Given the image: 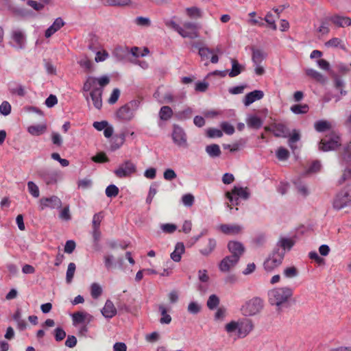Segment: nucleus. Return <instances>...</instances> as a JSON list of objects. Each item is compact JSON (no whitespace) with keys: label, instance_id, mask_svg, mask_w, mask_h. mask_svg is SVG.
Masks as SVG:
<instances>
[{"label":"nucleus","instance_id":"1","mask_svg":"<svg viewBox=\"0 0 351 351\" xmlns=\"http://www.w3.org/2000/svg\"><path fill=\"white\" fill-rule=\"evenodd\" d=\"M293 295V289L290 287H275L267 292L268 302L277 311L280 312L289 306V301Z\"/></svg>","mask_w":351,"mask_h":351},{"label":"nucleus","instance_id":"2","mask_svg":"<svg viewBox=\"0 0 351 351\" xmlns=\"http://www.w3.org/2000/svg\"><path fill=\"white\" fill-rule=\"evenodd\" d=\"M140 106V101L134 99L120 107L116 112L115 116L117 119L124 122L132 121L135 112Z\"/></svg>","mask_w":351,"mask_h":351},{"label":"nucleus","instance_id":"3","mask_svg":"<svg viewBox=\"0 0 351 351\" xmlns=\"http://www.w3.org/2000/svg\"><path fill=\"white\" fill-rule=\"evenodd\" d=\"M285 257V252L279 248H274L263 263V268L267 273L274 271L280 267Z\"/></svg>","mask_w":351,"mask_h":351},{"label":"nucleus","instance_id":"4","mask_svg":"<svg viewBox=\"0 0 351 351\" xmlns=\"http://www.w3.org/2000/svg\"><path fill=\"white\" fill-rule=\"evenodd\" d=\"M110 83V77L108 75H102L99 77L93 76L87 77L83 85V90L85 92L101 90Z\"/></svg>","mask_w":351,"mask_h":351},{"label":"nucleus","instance_id":"5","mask_svg":"<svg viewBox=\"0 0 351 351\" xmlns=\"http://www.w3.org/2000/svg\"><path fill=\"white\" fill-rule=\"evenodd\" d=\"M341 145L340 134L336 132H332L326 136L325 139H322L319 143V150L322 152L334 151Z\"/></svg>","mask_w":351,"mask_h":351},{"label":"nucleus","instance_id":"6","mask_svg":"<svg viewBox=\"0 0 351 351\" xmlns=\"http://www.w3.org/2000/svg\"><path fill=\"white\" fill-rule=\"evenodd\" d=\"M351 204V184L346 185L335 196L332 206L334 209L339 210Z\"/></svg>","mask_w":351,"mask_h":351},{"label":"nucleus","instance_id":"7","mask_svg":"<svg viewBox=\"0 0 351 351\" xmlns=\"http://www.w3.org/2000/svg\"><path fill=\"white\" fill-rule=\"evenodd\" d=\"M226 195L232 205H238L239 198L240 197L246 200L250 197V193L247 188L235 186L232 189L231 192H227Z\"/></svg>","mask_w":351,"mask_h":351},{"label":"nucleus","instance_id":"8","mask_svg":"<svg viewBox=\"0 0 351 351\" xmlns=\"http://www.w3.org/2000/svg\"><path fill=\"white\" fill-rule=\"evenodd\" d=\"M136 171V167L131 160H125L114 171V174L119 178L131 176Z\"/></svg>","mask_w":351,"mask_h":351},{"label":"nucleus","instance_id":"9","mask_svg":"<svg viewBox=\"0 0 351 351\" xmlns=\"http://www.w3.org/2000/svg\"><path fill=\"white\" fill-rule=\"evenodd\" d=\"M263 308V301L259 298L250 300L243 308V314L246 316H252L258 313Z\"/></svg>","mask_w":351,"mask_h":351},{"label":"nucleus","instance_id":"10","mask_svg":"<svg viewBox=\"0 0 351 351\" xmlns=\"http://www.w3.org/2000/svg\"><path fill=\"white\" fill-rule=\"evenodd\" d=\"M172 138L175 144L180 147H186V135L184 130L179 125H174Z\"/></svg>","mask_w":351,"mask_h":351},{"label":"nucleus","instance_id":"11","mask_svg":"<svg viewBox=\"0 0 351 351\" xmlns=\"http://www.w3.org/2000/svg\"><path fill=\"white\" fill-rule=\"evenodd\" d=\"M227 247L229 252L232 254L230 256L235 258L237 257V260L239 261L245 250L243 243L237 241H229Z\"/></svg>","mask_w":351,"mask_h":351},{"label":"nucleus","instance_id":"12","mask_svg":"<svg viewBox=\"0 0 351 351\" xmlns=\"http://www.w3.org/2000/svg\"><path fill=\"white\" fill-rule=\"evenodd\" d=\"M265 130L271 132L276 137L287 138L289 136V130L283 123H275L271 127H266Z\"/></svg>","mask_w":351,"mask_h":351},{"label":"nucleus","instance_id":"13","mask_svg":"<svg viewBox=\"0 0 351 351\" xmlns=\"http://www.w3.org/2000/svg\"><path fill=\"white\" fill-rule=\"evenodd\" d=\"M62 206L61 200L56 196H53L49 198H42L40 200V209L44 210L49 207L51 208H60Z\"/></svg>","mask_w":351,"mask_h":351},{"label":"nucleus","instance_id":"14","mask_svg":"<svg viewBox=\"0 0 351 351\" xmlns=\"http://www.w3.org/2000/svg\"><path fill=\"white\" fill-rule=\"evenodd\" d=\"M237 258H235L231 256H226L224 257L219 264V269L223 273L228 272L232 267H234L238 263Z\"/></svg>","mask_w":351,"mask_h":351},{"label":"nucleus","instance_id":"15","mask_svg":"<svg viewBox=\"0 0 351 351\" xmlns=\"http://www.w3.org/2000/svg\"><path fill=\"white\" fill-rule=\"evenodd\" d=\"M328 19L330 21V23L338 27H344L351 25V19L348 16L335 14L328 16Z\"/></svg>","mask_w":351,"mask_h":351},{"label":"nucleus","instance_id":"16","mask_svg":"<svg viewBox=\"0 0 351 351\" xmlns=\"http://www.w3.org/2000/svg\"><path fill=\"white\" fill-rule=\"evenodd\" d=\"M12 39L16 43L14 47L22 49L25 45V33L20 29H15L12 30L11 34Z\"/></svg>","mask_w":351,"mask_h":351},{"label":"nucleus","instance_id":"17","mask_svg":"<svg viewBox=\"0 0 351 351\" xmlns=\"http://www.w3.org/2000/svg\"><path fill=\"white\" fill-rule=\"evenodd\" d=\"M97 38L95 36H93L91 38V43L88 45V48L93 51L96 52V56L95 58V60L97 62L104 61L108 57V53L106 50H103L102 51H96L99 49V47L95 45L94 42H96Z\"/></svg>","mask_w":351,"mask_h":351},{"label":"nucleus","instance_id":"18","mask_svg":"<svg viewBox=\"0 0 351 351\" xmlns=\"http://www.w3.org/2000/svg\"><path fill=\"white\" fill-rule=\"evenodd\" d=\"M264 97V93L260 90H255L247 93L243 99V104L248 106L256 100H260Z\"/></svg>","mask_w":351,"mask_h":351},{"label":"nucleus","instance_id":"19","mask_svg":"<svg viewBox=\"0 0 351 351\" xmlns=\"http://www.w3.org/2000/svg\"><path fill=\"white\" fill-rule=\"evenodd\" d=\"M102 93L101 90H95V91H90L89 97H86L87 102L89 103V98H90L95 108L100 109L102 106Z\"/></svg>","mask_w":351,"mask_h":351},{"label":"nucleus","instance_id":"20","mask_svg":"<svg viewBox=\"0 0 351 351\" xmlns=\"http://www.w3.org/2000/svg\"><path fill=\"white\" fill-rule=\"evenodd\" d=\"M64 25V22L63 19L60 17L57 18L53 24L49 27L45 33V36L47 38H50L52 35H53L56 32H58L62 27Z\"/></svg>","mask_w":351,"mask_h":351},{"label":"nucleus","instance_id":"21","mask_svg":"<svg viewBox=\"0 0 351 351\" xmlns=\"http://www.w3.org/2000/svg\"><path fill=\"white\" fill-rule=\"evenodd\" d=\"M242 226L237 224H221L219 229L226 234H237L241 232Z\"/></svg>","mask_w":351,"mask_h":351},{"label":"nucleus","instance_id":"22","mask_svg":"<svg viewBox=\"0 0 351 351\" xmlns=\"http://www.w3.org/2000/svg\"><path fill=\"white\" fill-rule=\"evenodd\" d=\"M93 319V317L91 315L80 311L76 312L72 315L73 324L75 326L82 324L86 320H87L88 322H90Z\"/></svg>","mask_w":351,"mask_h":351},{"label":"nucleus","instance_id":"23","mask_svg":"<svg viewBox=\"0 0 351 351\" xmlns=\"http://www.w3.org/2000/svg\"><path fill=\"white\" fill-rule=\"evenodd\" d=\"M101 312L103 316L106 318H112L116 315L117 309L114 307L113 302L111 300H108Z\"/></svg>","mask_w":351,"mask_h":351},{"label":"nucleus","instance_id":"24","mask_svg":"<svg viewBox=\"0 0 351 351\" xmlns=\"http://www.w3.org/2000/svg\"><path fill=\"white\" fill-rule=\"evenodd\" d=\"M288 139V145L294 152L298 146L296 145L300 141L301 135L299 130H293L291 133L289 132V136L287 137Z\"/></svg>","mask_w":351,"mask_h":351},{"label":"nucleus","instance_id":"25","mask_svg":"<svg viewBox=\"0 0 351 351\" xmlns=\"http://www.w3.org/2000/svg\"><path fill=\"white\" fill-rule=\"evenodd\" d=\"M125 140V135L124 133L116 134L110 140V150L115 151L121 147L124 143Z\"/></svg>","mask_w":351,"mask_h":351},{"label":"nucleus","instance_id":"26","mask_svg":"<svg viewBox=\"0 0 351 351\" xmlns=\"http://www.w3.org/2000/svg\"><path fill=\"white\" fill-rule=\"evenodd\" d=\"M232 64V69L228 72V75L230 77H234L241 73L242 71H244L245 66L239 63V62L234 58H231L230 60Z\"/></svg>","mask_w":351,"mask_h":351},{"label":"nucleus","instance_id":"27","mask_svg":"<svg viewBox=\"0 0 351 351\" xmlns=\"http://www.w3.org/2000/svg\"><path fill=\"white\" fill-rule=\"evenodd\" d=\"M248 128L258 130L263 125V120L256 115H249L246 119Z\"/></svg>","mask_w":351,"mask_h":351},{"label":"nucleus","instance_id":"28","mask_svg":"<svg viewBox=\"0 0 351 351\" xmlns=\"http://www.w3.org/2000/svg\"><path fill=\"white\" fill-rule=\"evenodd\" d=\"M238 335L239 337H245L253 329V324L251 321H246L239 324Z\"/></svg>","mask_w":351,"mask_h":351},{"label":"nucleus","instance_id":"29","mask_svg":"<svg viewBox=\"0 0 351 351\" xmlns=\"http://www.w3.org/2000/svg\"><path fill=\"white\" fill-rule=\"evenodd\" d=\"M185 247L183 243H177L174 251L170 255L171 258L175 262H180Z\"/></svg>","mask_w":351,"mask_h":351},{"label":"nucleus","instance_id":"30","mask_svg":"<svg viewBox=\"0 0 351 351\" xmlns=\"http://www.w3.org/2000/svg\"><path fill=\"white\" fill-rule=\"evenodd\" d=\"M294 245V241L288 238L282 237L277 242L276 247L275 248H279L280 250H283L285 252V250H290L291 247Z\"/></svg>","mask_w":351,"mask_h":351},{"label":"nucleus","instance_id":"31","mask_svg":"<svg viewBox=\"0 0 351 351\" xmlns=\"http://www.w3.org/2000/svg\"><path fill=\"white\" fill-rule=\"evenodd\" d=\"M129 53L130 50L128 47L119 46L114 49L112 55L117 59V60L121 61L124 60L129 54Z\"/></svg>","mask_w":351,"mask_h":351},{"label":"nucleus","instance_id":"32","mask_svg":"<svg viewBox=\"0 0 351 351\" xmlns=\"http://www.w3.org/2000/svg\"><path fill=\"white\" fill-rule=\"evenodd\" d=\"M331 128V123L326 120H319L314 123V128L318 132L330 130Z\"/></svg>","mask_w":351,"mask_h":351},{"label":"nucleus","instance_id":"33","mask_svg":"<svg viewBox=\"0 0 351 351\" xmlns=\"http://www.w3.org/2000/svg\"><path fill=\"white\" fill-rule=\"evenodd\" d=\"M306 73L307 75L310 76L317 82L321 84H325L326 82V78L319 72L313 69H308L306 71Z\"/></svg>","mask_w":351,"mask_h":351},{"label":"nucleus","instance_id":"34","mask_svg":"<svg viewBox=\"0 0 351 351\" xmlns=\"http://www.w3.org/2000/svg\"><path fill=\"white\" fill-rule=\"evenodd\" d=\"M217 241L215 239L210 238L208 240V246L199 250L201 254L205 256H209L215 249Z\"/></svg>","mask_w":351,"mask_h":351},{"label":"nucleus","instance_id":"35","mask_svg":"<svg viewBox=\"0 0 351 351\" xmlns=\"http://www.w3.org/2000/svg\"><path fill=\"white\" fill-rule=\"evenodd\" d=\"M193 112V109L190 107H187L182 110L177 112L175 116L177 119L184 121L190 119Z\"/></svg>","mask_w":351,"mask_h":351},{"label":"nucleus","instance_id":"36","mask_svg":"<svg viewBox=\"0 0 351 351\" xmlns=\"http://www.w3.org/2000/svg\"><path fill=\"white\" fill-rule=\"evenodd\" d=\"M206 152L212 158L219 157L221 154V149L217 144H212L206 147Z\"/></svg>","mask_w":351,"mask_h":351},{"label":"nucleus","instance_id":"37","mask_svg":"<svg viewBox=\"0 0 351 351\" xmlns=\"http://www.w3.org/2000/svg\"><path fill=\"white\" fill-rule=\"evenodd\" d=\"M173 110L168 106L161 107L159 111V117L162 121H167L173 116Z\"/></svg>","mask_w":351,"mask_h":351},{"label":"nucleus","instance_id":"38","mask_svg":"<svg viewBox=\"0 0 351 351\" xmlns=\"http://www.w3.org/2000/svg\"><path fill=\"white\" fill-rule=\"evenodd\" d=\"M158 309L162 315V317L160 319V323L162 324H170L171 322V317L170 315L167 314V308L162 304H160L158 306Z\"/></svg>","mask_w":351,"mask_h":351},{"label":"nucleus","instance_id":"39","mask_svg":"<svg viewBox=\"0 0 351 351\" xmlns=\"http://www.w3.org/2000/svg\"><path fill=\"white\" fill-rule=\"evenodd\" d=\"M265 58V54L262 50L252 49V60L254 64H261Z\"/></svg>","mask_w":351,"mask_h":351},{"label":"nucleus","instance_id":"40","mask_svg":"<svg viewBox=\"0 0 351 351\" xmlns=\"http://www.w3.org/2000/svg\"><path fill=\"white\" fill-rule=\"evenodd\" d=\"M290 110L295 114H302L308 112L309 107L307 104H295L291 107Z\"/></svg>","mask_w":351,"mask_h":351},{"label":"nucleus","instance_id":"41","mask_svg":"<svg viewBox=\"0 0 351 351\" xmlns=\"http://www.w3.org/2000/svg\"><path fill=\"white\" fill-rule=\"evenodd\" d=\"M325 46L327 47H340L341 49L345 50L346 47L343 43L341 39L339 38H332L325 43Z\"/></svg>","mask_w":351,"mask_h":351},{"label":"nucleus","instance_id":"42","mask_svg":"<svg viewBox=\"0 0 351 351\" xmlns=\"http://www.w3.org/2000/svg\"><path fill=\"white\" fill-rule=\"evenodd\" d=\"M330 20L328 19V16L321 20V25L318 28L317 31L322 34H328L330 32L329 23Z\"/></svg>","mask_w":351,"mask_h":351},{"label":"nucleus","instance_id":"43","mask_svg":"<svg viewBox=\"0 0 351 351\" xmlns=\"http://www.w3.org/2000/svg\"><path fill=\"white\" fill-rule=\"evenodd\" d=\"M186 13L190 18H201L202 10L197 7H191L186 9Z\"/></svg>","mask_w":351,"mask_h":351},{"label":"nucleus","instance_id":"44","mask_svg":"<svg viewBox=\"0 0 351 351\" xmlns=\"http://www.w3.org/2000/svg\"><path fill=\"white\" fill-rule=\"evenodd\" d=\"M219 304V298L215 294H212L207 301V306L209 309H215Z\"/></svg>","mask_w":351,"mask_h":351},{"label":"nucleus","instance_id":"45","mask_svg":"<svg viewBox=\"0 0 351 351\" xmlns=\"http://www.w3.org/2000/svg\"><path fill=\"white\" fill-rule=\"evenodd\" d=\"M119 188L114 184H110L106 189V195L108 197H114L119 194Z\"/></svg>","mask_w":351,"mask_h":351},{"label":"nucleus","instance_id":"46","mask_svg":"<svg viewBox=\"0 0 351 351\" xmlns=\"http://www.w3.org/2000/svg\"><path fill=\"white\" fill-rule=\"evenodd\" d=\"M75 269L76 265L74 263H70L67 266V284H70L73 281Z\"/></svg>","mask_w":351,"mask_h":351},{"label":"nucleus","instance_id":"47","mask_svg":"<svg viewBox=\"0 0 351 351\" xmlns=\"http://www.w3.org/2000/svg\"><path fill=\"white\" fill-rule=\"evenodd\" d=\"M134 23L138 26L149 27L151 21L148 17L138 16L134 19Z\"/></svg>","mask_w":351,"mask_h":351},{"label":"nucleus","instance_id":"48","mask_svg":"<svg viewBox=\"0 0 351 351\" xmlns=\"http://www.w3.org/2000/svg\"><path fill=\"white\" fill-rule=\"evenodd\" d=\"M284 276L287 278H292L298 275V271L295 267H289L284 269Z\"/></svg>","mask_w":351,"mask_h":351},{"label":"nucleus","instance_id":"49","mask_svg":"<svg viewBox=\"0 0 351 351\" xmlns=\"http://www.w3.org/2000/svg\"><path fill=\"white\" fill-rule=\"evenodd\" d=\"M178 33L183 38H196L199 37V33L197 31L187 32L181 27V30Z\"/></svg>","mask_w":351,"mask_h":351},{"label":"nucleus","instance_id":"50","mask_svg":"<svg viewBox=\"0 0 351 351\" xmlns=\"http://www.w3.org/2000/svg\"><path fill=\"white\" fill-rule=\"evenodd\" d=\"M341 158L347 163L351 162V142L344 147Z\"/></svg>","mask_w":351,"mask_h":351},{"label":"nucleus","instance_id":"51","mask_svg":"<svg viewBox=\"0 0 351 351\" xmlns=\"http://www.w3.org/2000/svg\"><path fill=\"white\" fill-rule=\"evenodd\" d=\"M194 202V196L191 193L185 194L182 197V202L186 207H191Z\"/></svg>","mask_w":351,"mask_h":351},{"label":"nucleus","instance_id":"52","mask_svg":"<svg viewBox=\"0 0 351 351\" xmlns=\"http://www.w3.org/2000/svg\"><path fill=\"white\" fill-rule=\"evenodd\" d=\"M12 110L11 105L7 101H3L0 105V114L3 116H8L10 114Z\"/></svg>","mask_w":351,"mask_h":351},{"label":"nucleus","instance_id":"53","mask_svg":"<svg viewBox=\"0 0 351 351\" xmlns=\"http://www.w3.org/2000/svg\"><path fill=\"white\" fill-rule=\"evenodd\" d=\"M103 218L104 214L102 212L95 214L92 221L93 228H99Z\"/></svg>","mask_w":351,"mask_h":351},{"label":"nucleus","instance_id":"54","mask_svg":"<svg viewBox=\"0 0 351 351\" xmlns=\"http://www.w3.org/2000/svg\"><path fill=\"white\" fill-rule=\"evenodd\" d=\"M27 188L29 193L34 197L39 196V189L38 186L32 181L27 182Z\"/></svg>","mask_w":351,"mask_h":351},{"label":"nucleus","instance_id":"55","mask_svg":"<svg viewBox=\"0 0 351 351\" xmlns=\"http://www.w3.org/2000/svg\"><path fill=\"white\" fill-rule=\"evenodd\" d=\"M276 156L280 160H286L289 156V152L285 147H280L276 152Z\"/></svg>","mask_w":351,"mask_h":351},{"label":"nucleus","instance_id":"56","mask_svg":"<svg viewBox=\"0 0 351 351\" xmlns=\"http://www.w3.org/2000/svg\"><path fill=\"white\" fill-rule=\"evenodd\" d=\"M187 310L189 313L196 315L201 311V306L196 302H191L189 304Z\"/></svg>","mask_w":351,"mask_h":351},{"label":"nucleus","instance_id":"57","mask_svg":"<svg viewBox=\"0 0 351 351\" xmlns=\"http://www.w3.org/2000/svg\"><path fill=\"white\" fill-rule=\"evenodd\" d=\"M293 183L295 185L298 193L304 197L308 195V191L306 185L303 184L300 180L294 181Z\"/></svg>","mask_w":351,"mask_h":351},{"label":"nucleus","instance_id":"58","mask_svg":"<svg viewBox=\"0 0 351 351\" xmlns=\"http://www.w3.org/2000/svg\"><path fill=\"white\" fill-rule=\"evenodd\" d=\"M193 47L199 50V55L202 58H208V54L212 53L213 51L208 47H200L198 43L193 45Z\"/></svg>","mask_w":351,"mask_h":351},{"label":"nucleus","instance_id":"59","mask_svg":"<svg viewBox=\"0 0 351 351\" xmlns=\"http://www.w3.org/2000/svg\"><path fill=\"white\" fill-rule=\"evenodd\" d=\"M102 293L101 287L97 283H93L91 285V296L96 299L101 295Z\"/></svg>","mask_w":351,"mask_h":351},{"label":"nucleus","instance_id":"60","mask_svg":"<svg viewBox=\"0 0 351 351\" xmlns=\"http://www.w3.org/2000/svg\"><path fill=\"white\" fill-rule=\"evenodd\" d=\"M53 335H54L55 339L57 341H60L63 340L66 337L65 331L60 327H57L54 330Z\"/></svg>","mask_w":351,"mask_h":351},{"label":"nucleus","instance_id":"61","mask_svg":"<svg viewBox=\"0 0 351 351\" xmlns=\"http://www.w3.org/2000/svg\"><path fill=\"white\" fill-rule=\"evenodd\" d=\"M114 258L113 255L108 254L104 256V264L105 267L108 270L111 269L113 268V267L115 265L114 263Z\"/></svg>","mask_w":351,"mask_h":351},{"label":"nucleus","instance_id":"62","mask_svg":"<svg viewBox=\"0 0 351 351\" xmlns=\"http://www.w3.org/2000/svg\"><path fill=\"white\" fill-rule=\"evenodd\" d=\"M206 134L209 138H219L223 136L222 132L217 128H208L206 131Z\"/></svg>","mask_w":351,"mask_h":351},{"label":"nucleus","instance_id":"63","mask_svg":"<svg viewBox=\"0 0 351 351\" xmlns=\"http://www.w3.org/2000/svg\"><path fill=\"white\" fill-rule=\"evenodd\" d=\"M266 241V236L263 233L257 234L253 239V243L258 247L262 246Z\"/></svg>","mask_w":351,"mask_h":351},{"label":"nucleus","instance_id":"64","mask_svg":"<svg viewBox=\"0 0 351 351\" xmlns=\"http://www.w3.org/2000/svg\"><path fill=\"white\" fill-rule=\"evenodd\" d=\"M120 96V90L119 88H114L110 98L108 99V103L110 104H115L117 100L119 99V97Z\"/></svg>","mask_w":351,"mask_h":351}]
</instances>
